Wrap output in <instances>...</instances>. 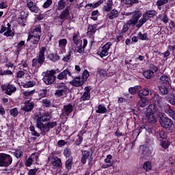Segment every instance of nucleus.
Wrapping results in <instances>:
<instances>
[{"label": "nucleus", "instance_id": "nucleus-10", "mask_svg": "<svg viewBox=\"0 0 175 175\" xmlns=\"http://www.w3.org/2000/svg\"><path fill=\"white\" fill-rule=\"evenodd\" d=\"M162 114V118H161V125L163 126V128H172L173 126V121L171 119H169L167 117H165V115L163 113Z\"/></svg>", "mask_w": 175, "mask_h": 175}, {"label": "nucleus", "instance_id": "nucleus-63", "mask_svg": "<svg viewBox=\"0 0 175 175\" xmlns=\"http://www.w3.org/2000/svg\"><path fill=\"white\" fill-rule=\"evenodd\" d=\"M167 114L168 116H170V117H171V118H174V115H175V112L174 110L172 109H169L167 110Z\"/></svg>", "mask_w": 175, "mask_h": 175}, {"label": "nucleus", "instance_id": "nucleus-24", "mask_svg": "<svg viewBox=\"0 0 175 175\" xmlns=\"http://www.w3.org/2000/svg\"><path fill=\"white\" fill-rule=\"evenodd\" d=\"M108 110L107 109L106 107L103 104H100L98 106V109L96 110V113L98 114H105L107 113Z\"/></svg>", "mask_w": 175, "mask_h": 175}, {"label": "nucleus", "instance_id": "nucleus-31", "mask_svg": "<svg viewBox=\"0 0 175 175\" xmlns=\"http://www.w3.org/2000/svg\"><path fill=\"white\" fill-rule=\"evenodd\" d=\"M131 19L128 21V23L123 26V28L122 29V33H125L129 28H131V25H137V23H130Z\"/></svg>", "mask_w": 175, "mask_h": 175}, {"label": "nucleus", "instance_id": "nucleus-29", "mask_svg": "<svg viewBox=\"0 0 175 175\" xmlns=\"http://www.w3.org/2000/svg\"><path fill=\"white\" fill-rule=\"evenodd\" d=\"M118 17V11L117 10H112L110 13L108 14V18L109 20H114Z\"/></svg>", "mask_w": 175, "mask_h": 175}, {"label": "nucleus", "instance_id": "nucleus-2", "mask_svg": "<svg viewBox=\"0 0 175 175\" xmlns=\"http://www.w3.org/2000/svg\"><path fill=\"white\" fill-rule=\"evenodd\" d=\"M154 16H157V11L154 10L146 11L143 14L142 17L140 12H135L133 13V18L131 19L130 23L131 24H137L136 27L140 28L143 27L144 24H146V23L148 21L149 18L154 17ZM140 17L142 18H140ZM139 18L140 19L139 20Z\"/></svg>", "mask_w": 175, "mask_h": 175}, {"label": "nucleus", "instance_id": "nucleus-41", "mask_svg": "<svg viewBox=\"0 0 175 175\" xmlns=\"http://www.w3.org/2000/svg\"><path fill=\"white\" fill-rule=\"evenodd\" d=\"M137 36L140 40H148V34L147 33H142V32H139Z\"/></svg>", "mask_w": 175, "mask_h": 175}, {"label": "nucleus", "instance_id": "nucleus-12", "mask_svg": "<svg viewBox=\"0 0 175 175\" xmlns=\"http://www.w3.org/2000/svg\"><path fill=\"white\" fill-rule=\"evenodd\" d=\"M73 109H75V107L72 104H68L64 105L62 110L63 116L64 117H69L70 113L73 111Z\"/></svg>", "mask_w": 175, "mask_h": 175}, {"label": "nucleus", "instance_id": "nucleus-23", "mask_svg": "<svg viewBox=\"0 0 175 175\" xmlns=\"http://www.w3.org/2000/svg\"><path fill=\"white\" fill-rule=\"evenodd\" d=\"M59 49L62 50V51H65L66 49V44H68V40L66 38H63L61 40H59Z\"/></svg>", "mask_w": 175, "mask_h": 175}, {"label": "nucleus", "instance_id": "nucleus-64", "mask_svg": "<svg viewBox=\"0 0 175 175\" xmlns=\"http://www.w3.org/2000/svg\"><path fill=\"white\" fill-rule=\"evenodd\" d=\"M38 172V169H31L29 171L28 174L29 175H36V173Z\"/></svg>", "mask_w": 175, "mask_h": 175}, {"label": "nucleus", "instance_id": "nucleus-26", "mask_svg": "<svg viewBox=\"0 0 175 175\" xmlns=\"http://www.w3.org/2000/svg\"><path fill=\"white\" fill-rule=\"evenodd\" d=\"M96 27H98L96 24L89 25L88 27V33H90V35L95 34V32H96Z\"/></svg>", "mask_w": 175, "mask_h": 175}, {"label": "nucleus", "instance_id": "nucleus-49", "mask_svg": "<svg viewBox=\"0 0 175 175\" xmlns=\"http://www.w3.org/2000/svg\"><path fill=\"white\" fill-rule=\"evenodd\" d=\"M25 44V41H21L19 43L16 45V50L17 51H21L23 50V46Z\"/></svg>", "mask_w": 175, "mask_h": 175}, {"label": "nucleus", "instance_id": "nucleus-11", "mask_svg": "<svg viewBox=\"0 0 175 175\" xmlns=\"http://www.w3.org/2000/svg\"><path fill=\"white\" fill-rule=\"evenodd\" d=\"M31 42L32 44H38L40 42V34H36V33H33V34H29L27 42Z\"/></svg>", "mask_w": 175, "mask_h": 175}, {"label": "nucleus", "instance_id": "nucleus-55", "mask_svg": "<svg viewBox=\"0 0 175 175\" xmlns=\"http://www.w3.org/2000/svg\"><path fill=\"white\" fill-rule=\"evenodd\" d=\"M169 2V0H158L156 3L157 6H163V5H166Z\"/></svg>", "mask_w": 175, "mask_h": 175}, {"label": "nucleus", "instance_id": "nucleus-17", "mask_svg": "<svg viewBox=\"0 0 175 175\" xmlns=\"http://www.w3.org/2000/svg\"><path fill=\"white\" fill-rule=\"evenodd\" d=\"M96 76L100 81H103L107 77V72L105 70H98Z\"/></svg>", "mask_w": 175, "mask_h": 175}, {"label": "nucleus", "instance_id": "nucleus-22", "mask_svg": "<svg viewBox=\"0 0 175 175\" xmlns=\"http://www.w3.org/2000/svg\"><path fill=\"white\" fill-rule=\"evenodd\" d=\"M160 83L162 84V85L169 87L170 84V79H169L166 75H163L160 77Z\"/></svg>", "mask_w": 175, "mask_h": 175}, {"label": "nucleus", "instance_id": "nucleus-34", "mask_svg": "<svg viewBox=\"0 0 175 175\" xmlns=\"http://www.w3.org/2000/svg\"><path fill=\"white\" fill-rule=\"evenodd\" d=\"M73 157H70L66 161L65 167L67 170H70L72 169V165H73Z\"/></svg>", "mask_w": 175, "mask_h": 175}, {"label": "nucleus", "instance_id": "nucleus-42", "mask_svg": "<svg viewBox=\"0 0 175 175\" xmlns=\"http://www.w3.org/2000/svg\"><path fill=\"white\" fill-rule=\"evenodd\" d=\"M139 96L141 99V103H139L141 107H146L147 105V99L146 98L143 97L142 94H139Z\"/></svg>", "mask_w": 175, "mask_h": 175}, {"label": "nucleus", "instance_id": "nucleus-44", "mask_svg": "<svg viewBox=\"0 0 175 175\" xmlns=\"http://www.w3.org/2000/svg\"><path fill=\"white\" fill-rule=\"evenodd\" d=\"M112 7L113 4L111 3V2H108L105 5H104L103 10H105V12H110Z\"/></svg>", "mask_w": 175, "mask_h": 175}, {"label": "nucleus", "instance_id": "nucleus-28", "mask_svg": "<svg viewBox=\"0 0 175 175\" xmlns=\"http://www.w3.org/2000/svg\"><path fill=\"white\" fill-rule=\"evenodd\" d=\"M68 17H69V9L66 8L60 14L59 18H61V20H63V21H64L66 20V18H68Z\"/></svg>", "mask_w": 175, "mask_h": 175}, {"label": "nucleus", "instance_id": "nucleus-14", "mask_svg": "<svg viewBox=\"0 0 175 175\" xmlns=\"http://www.w3.org/2000/svg\"><path fill=\"white\" fill-rule=\"evenodd\" d=\"M73 87H81L84 84V81L81 77H77L72 81L70 82Z\"/></svg>", "mask_w": 175, "mask_h": 175}, {"label": "nucleus", "instance_id": "nucleus-56", "mask_svg": "<svg viewBox=\"0 0 175 175\" xmlns=\"http://www.w3.org/2000/svg\"><path fill=\"white\" fill-rule=\"evenodd\" d=\"M77 136L78 139H76L75 144H77V146H80V144H81V142H83V135H81V134H79Z\"/></svg>", "mask_w": 175, "mask_h": 175}, {"label": "nucleus", "instance_id": "nucleus-32", "mask_svg": "<svg viewBox=\"0 0 175 175\" xmlns=\"http://www.w3.org/2000/svg\"><path fill=\"white\" fill-rule=\"evenodd\" d=\"M33 94H35V90L25 91L23 92V98L25 99H31Z\"/></svg>", "mask_w": 175, "mask_h": 175}, {"label": "nucleus", "instance_id": "nucleus-43", "mask_svg": "<svg viewBox=\"0 0 175 175\" xmlns=\"http://www.w3.org/2000/svg\"><path fill=\"white\" fill-rule=\"evenodd\" d=\"M160 92H161V94L163 95H166L168 94L169 90H167V86L165 85H162L160 88H159Z\"/></svg>", "mask_w": 175, "mask_h": 175}, {"label": "nucleus", "instance_id": "nucleus-1", "mask_svg": "<svg viewBox=\"0 0 175 175\" xmlns=\"http://www.w3.org/2000/svg\"><path fill=\"white\" fill-rule=\"evenodd\" d=\"M51 118L50 113L45 112L42 116L38 117L36 119V126L40 129L42 135H46L47 132H50V129H53L54 126H57V122H49ZM43 122H46L43 124Z\"/></svg>", "mask_w": 175, "mask_h": 175}, {"label": "nucleus", "instance_id": "nucleus-46", "mask_svg": "<svg viewBox=\"0 0 175 175\" xmlns=\"http://www.w3.org/2000/svg\"><path fill=\"white\" fill-rule=\"evenodd\" d=\"M143 167L144 170H146V172H148V170H151L152 169L151 163L150 161H146L144 163Z\"/></svg>", "mask_w": 175, "mask_h": 175}, {"label": "nucleus", "instance_id": "nucleus-54", "mask_svg": "<svg viewBox=\"0 0 175 175\" xmlns=\"http://www.w3.org/2000/svg\"><path fill=\"white\" fill-rule=\"evenodd\" d=\"M18 23L21 27H25V19L23 16H19L18 18Z\"/></svg>", "mask_w": 175, "mask_h": 175}, {"label": "nucleus", "instance_id": "nucleus-5", "mask_svg": "<svg viewBox=\"0 0 175 175\" xmlns=\"http://www.w3.org/2000/svg\"><path fill=\"white\" fill-rule=\"evenodd\" d=\"M57 71L55 70H51L46 71L45 75L44 76L42 80L45 84L47 85L53 84L55 80V75H56Z\"/></svg>", "mask_w": 175, "mask_h": 175}, {"label": "nucleus", "instance_id": "nucleus-40", "mask_svg": "<svg viewBox=\"0 0 175 175\" xmlns=\"http://www.w3.org/2000/svg\"><path fill=\"white\" fill-rule=\"evenodd\" d=\"M33 33H36V35L42 36V27L40 25H38L34 27Z\"/></svg>", "mask_w": 175, "mask_h": 175}, {"label": "nucleus", "instance_id": "nucleus-62", "mask_svg": "<svg viewBox=\"0 0 175 175\" xmlns=\"http://www.w3.org/2000/svg\"><path fill=\"white\" fill-rule=\"evenodd\" d=\"M5 75H13V72H12V70H7L5 71H0V76H3Z\"/></svg>", "mask_w": 175, "mask_h": 175}, {"label": "nucleus", "instance_id": "nucleus-50", "mask_svg": "<svg viewBox=\"0 0 175 175\" xmlns=\"http://www.w3.org/2000/svg\"><path fill=\"white\" fill-rule=\"evenodd\" d=\"M53 5V0H46L42 5L44 9H47V8H50Z\"/></svg>", "mask_w": 175, "mask_h": 175}, {"label": "nucleus", "instance_id": "nucleus-7", "mask_svg": "<svg viewBox=\"0 0 175 175\" xmlns=\"http://www.w3.org/2000/svg\"><path fill=\"white\" fill-rule=\"evenodd\" d=\"M110 47H111V42H107L103 46L101 51L97 52L98 55H100V58L107 57V55H109V51H110Z\"/></svg>", "mask_w": 175, "mask_h": 175}, {"label": "nucleus", "instance_id": "nucleus-53", "mask_svg": "<svg viewBox=\"0 0 175 175\" xmlns=\"http://www.w3.org/2000/svg\"><path fill=\"white\" fill-rule=\"evenodd\" d=\"M3 35L4 36H10L11 38H13V36H14V32H13L12 30L7 29V31L4 32Z\"/></svg>", "mask_w": 175, "mask_h": 175}, {"label": "nucleus", "instance_id": "nucleus-19", "mask_svg": "<svg viewBox=\"0 0 175 175\" xmlns=\"http://www.w3.org/2000/svg\"><path fill=\"white\" fill-rule=\"evenodd\" d=\"M88 44V41L87 40V39H83V45L81 44L77 45V53H79V54H83L84 53V49L87 47Z\"/></svg>", "mask_w": 175, "mask_h": 175}, {"label": "nucleus", "instance_id": "nucleus-8", "mask_svg": "<svg viewBox=\"0 0 175 175\" xmlns=\"http://www.w3.org/2000/svg\"><path fill=\"white\" fill-rule=\"evenodd\" d=\"M1 90L5 91L7 95H12V94L17 91V88L14 85L9 83L8 85H2Z\"/></svg>", "mask_w": 175, "mask_h": 175}, {"label": "nucleus", "instance_id": "nucleus-16", "mask_svg": "<svg viewBox=\"0 0 175 175\" xmlns=\"http://www.w3.org/2000/svg\"><path fill=\"white\" fill-rule=\"evenodd\" d=\"M129 92L131 95H135V94H137L138 96L139 95H142L140 92H142V86L137 85L133 88H130L129 89Z\"/></svg>", "mask_w": 175, "mask_h": 175}, {"label": "nucleus", "instance_id": "nucleus-13", "mask_svg": "<svg viewBox=\"0 0 175 175\" xmlns=\"http://www.w3.org/2000/svg\"><path fill=\"white\" fill-rule=\"evenodd\" d=\"M68 76L71 77L72 72L69 69H65L57 75V78L58 80H67Z\"/></svg>", "mask_w": 175, "mask_h": 175}, {"label": "nucleus", "instance_id": "nucleus-3", "mask_svg": "<svg viewBox=\"0 0 175 175\" xmlns=\"http://www.w3.org/2000/svg\"><path fill=\"white\" fill-rule=\"evenodd\" d=\"M44 53H46V47L41 46L40 48V51L38 54L36 56V58L32 59V66L33 68H37L39 69L43 64H44V61H46V57L44 56Z\"/></svg>", "mask_w": 175, "mask_h": 175}, {"label": "nucleus", "instance_id": "nucleus-61", "mask_svg": "<svg viewBox=\"0 0 175 175\" xmlns=\"http://www.w3.org/2000/svg\"><path fill=\"white\" fill-rule=\"evenodd\" d=\"M168 101L170 103V105L175 106V96L172 95L170 96L168 98Z\"/></svg>", "mask_w": 175, "mask_h": 175}, {"label": "nucleus", "instance_id": "nucleus-4", "mask_svg": "<svg viewBox=\"0 0 175 175\" xmlns=\"http://www.w3.org/2000/svg\"><path fill=\"white\" fill-rule=\"evenodd\" d=\"M13 162V158L10 154L0 153V167H8Z\"/></svg>", "mask_w": 175, "mask_h": 175}, {"label": "nucleus", "instance_id": "nucleus-37", "mask_svg": "<svg viewBox=\"0 0 175 175\" xmlns=\"http://www.w3.org/2000/svg\"><path fill=\"white\" fill-rule=\"evenodd\" d=\"M66 6V1L65 0H60L57 3V10H63Z\"/></svg>", "mask_w": 175, "mask_h": 175}, {"label": "nucleus", "instance_id": "nucleus-59", "mask_svg": "<svg viewBox=\"0 0 175 175\" xmlns=\"http://www.w3.org/2000/svg\"><path fill=\"white\" fill-rule=\"evenodd\" d=\"M39 96L40 98H46L47 96V90H42L40 91Z\"/></svg>", "mask_w": 175, "mask_h": 175}, {"label": "nucleus", "instance_id": "nucleus-57", "mask_svg": "<svg viewBox=\"0 0 175 175\" xmlns=\"http://www.w3.org/2000/svg\"><path fill=\"white\" fill-rule=\"evenodd\" d=\"M162 21L165 24H167V23H169V18H167V14H166V12H164L162 14Z\"/></svg>", "mask_w": 175, "mask_h": 175}, {"label": "nucleus", "instance_id": "nucleus-36", "mask_svg": "<svg viewBox=\"0 0 175 175\" xmlns=\"http://www.w3.org/2000/svg\"><path fill=\"white\" fill-rule=\"evenodd\" d=\"M146 117L148 116H152L154 115V105L150 104L149 105L148 107L147 108L146 111Z\"/></svg>", "mask_w": 175, "mask_h": 175}, {"label": "nucleus", "instance_id": "nucleus-20", "mask_svg": "<svg viewBox=\"0 0 175 175\" xmlns=\"http://www.w3.org/2000/svg\"><path fill=\"white\" fill-rule=\"evenodd\" d=\"M27 6L33 13H39V8H38L33 2L30 1L27 3Z\"/></svg>", "mask_w": 175, "mask_h": 175}, {"label": "nucleus", "instance_id": "nucleus-30", "mask_svg": "<svg viewBox=\"0 0 175 175\" xmlns=\"http://www.w3.org/2000/svg\"><path fill=\"white\" fill-rule=\"evenodd\" d=\"M51 164L54 169H55V167H61V166H62V161H61V160L58 158H55L53 159Z\"/></svg>", "mask_w": 175, "mask_h": 175}, {"label": "nucleus", "instance_id": "nucleus-18", "mask_svg": "<svg viewBox=\"0 0 175 175\" xmlns=\"http://www.w3.org/2000/svg\"><path fill=\"white\" fill-rule=\"evenodd\" d=\"M91 157V152L88 150H85L82 152V158L81 159V163L85 165L87 163V159Z\"/></svg>", "mask_w": 175, "mask_h": 175}, {"label": "nucleus", "instance_id": "nucleus-21", "mask_svg": "<svg viewBox=\"0 0 175 175\" xmlns=\"http://www.w3.org/2000/svg\"><path fill=\"white\" fill-rule=\"evenodd\" d=\"M72 42L76 46H79V44H82L83 40H81V38H80L79 33H75L73 34Z\"/></svg>", "mask_w": 175, "mask_h": 175}, {"label": "nucleus", "instance_id": "nucleus-58", "mask_svg": "<svg viewBox=\"0 0 175 175\" xmlns=\"http://www.w3.org/2000/svg\"><path fill=\"white\" fill-rule=\"evenodd\" d=\"M90 77V72L87 70H85L83 72L82 79L83 80H87Z\"/></svg>", "mask_w": 175, "mask_h": 175}, {"label": "nucleus", "instance_id": "nucleus-6", "mask_svg": "<svg viewBox=\"0 0 175 175\" xmlns=\"http://www.w3.org/2000/svg\"><path fill=\"white\" fill-rule=\"evenodd\" d=\"M68 93V86H66L64 83H60L57 86V90L55 92V96L57 98H61V96H64L66 95Z\"/></svg>", "mask_w": 175, "mask_h": 175}, {"label": "nucleus", "instance_id": "nucleus-33", "mask_svg": "<svg viewBox=\"0 0 175 175\" xmlns=\"http://www.w3.org/2000/svg\"><path fill=\"white\" fill-rule=\"evenodd\" d=\"M143 75L146 77V79H152L154 77V71L147 70L143 72Z\"/></svg>", "mask_w": 175, "mask_h": 175}, {"label": "nucleus", "instance_id": "nucleus-38", "mask_svg": "<svg viewBox=\"0 0 175 175\" xmlns=\"http://www.w3.org/2000/svg\"><path fill=\"white\" fill-rule=\"evenodd\" d=\"M36 83L33 81H28L23 83V86L24 88H31L34 87Z\"/></svg>", "mask_w": 175, "mask_h": 175}, {"label": "nucleus", "instance_id": "nucleus-39", "mask_svg": "<svg viewBox=\"0 0 175 175\" xmlns=\"http://www.w3.org/2000/svg\"><path fill=\"white\" fill-rule=\"evenodd\" d=\"M146 120L147 122H149L150 124H155L157 122V120H155L154 115L146 116Z\"/></svg>", "mask_w": 175, "mask_h": 175}, {"label": "nucleus", "instance_id": "nucleus-51", "mask_svg": "<svg viewBox=\"0 0 175 175\" xmlns=\"http://www.w3.org/2000/svg\"><path fill=\"white\" fill-rule=\"evenodd\" d=\"M71 57H72V51H68L67 55H66L65 57H63L62 60L64 62H68V61H69V59H70Z\"/></svg>", "mask_w": 175, "mask_h": 175}, {"label": "nucleus", "instance_id": "nucleus-27", "mask_svg": "<svg viewBox=\"0 0 175 175\" xmlns=\"http://www.w3.org/2000/svg\"><path fill=\"white\" fill-rule=\"evenodd\" d=\"M86 92L83 93V94L81 97V100H88L90 98H91V95L90 94V89L88 88H85Z\"/></svg>", "mask_w": 175, "mask_h": 175}, {"label": "nucleus", "instance_id": "nucleus-25", "mask_svg": "<svg viewBox=\"0 0 175 175\" xmlns=\"http://www.w3.org/2000/svg\"><path fill=\"white\" fill-rule=\"evenodd\" d=\"M111 158H113V156H111V154H108L107 156V158L105 159V162L109 164L103 165V167H104V169H107V167H110V166H113V163H111Z\"/></svg>", "mask_w": 175, "mask_h": 175}, {"label": "nucleus", "instance_id": "nucleus-35", "mask_svg": "<svg viewBox=\"0 0 175 175\" xmlns=\"http://www.w3.org/2000/svg\"><path fill=\"white\" fill-rule=\"evenodd\" d=\"M49 59L52 61V62H57V61H59V56L57 54L51 53L48 55Z\"/></svg>", "mask_w": 175, "mask_h": 175}, {"label": "nucleus", "instance_id": "nucleus-15", "mask_svg": "<svg viewBox=\"0 0 175 175\" xmlns=\"http://www.w3.org/2000/svg\"><path fill=\"white\" fill-rule=\"evenodd\" d=\"M33 107H35V104L32 102H29V100H27L25 102V106L22 107V109L24 110V111H32Z\"/></svg>", "mask_w": 175, "mask_h": 175}, {"label": "nucleus", "instance_id": "nucleus-47", "mask_svg": "<svg viewBox=\"0 0 175 175\" xmlns=\"http://www.w3.org/2000/svg\"><path fill=\"white\" fill-rule=\"evenodd\" d=\"M42 105L44 107H51V100L49 99L42 100Z\"/></svg>", "mask_w": 175, "mask_h": 175}, {"label": "nucleus", "instance_id": "nucleus-9", "mask_svg": "<svg viewBox=\"0 0 175 175\" xmlns=\"http://www.w3.org/2000/svg\"><path fill=\"white\" fill-rule=\"evenodd\" d=\"M154 103L155 106L159 107L161 111H163L165 109V102L159 95H155L154 96Z\"/></svg>", "mask_w": 175, "mask_h": 175}, {"label": "nucleus", "instance_id": "nucleus-45", "mask_svg": "<svg viewBox=\"0 0 175 175\" xmlns=\"http://www.w3.org/2000/svg\"><path fill=\"white\" fill-rule=\"evenodd\" d=\"M13 155H14V157L18 159L21 157H23V151H21V150L16 149L13 152Z\"/></svg>", "mask_w": 175, "mask_h": 175}, {"label": "nucleus", "instance_id": "nucleus-52", "mask_svg": "<svg viewBox=\"0 0 175 175\" xmlns=\"http://www.w3.org/2000/svg\"><path fill=\"white\" fill-rule=\"evenodd\" d=\"M33 157V154H32L31 157H29L26 163H25V165L27 167H29L32 165L33 162V159L32 158Z\"/></svg>", "mask_w": 175, "mask_h": 175}, {"label": "nucleus", "instance_id": "nucleus-48", "mask_svg": "<svg viewBox=\"0 0 175 175\" xmlns=\"http://www.w3.org/2000/svg\"><path fill=\"white\" fill-rule=\"evenodd\" d=\"M10 113L12 117H17L18 116V109L17 108L12 109L10 111Z\"/></svg>", "mask_w": 175, "mask_h": 175}, {"label": "nucleus", "instance_id": "nucleus-60", "mask_svg": "<svg viewBox=\"0 0 175 175\" xmlns=\"http://www.w3.org/2000/svg\"><path fill=\"white\" fill-rule=\"evenodd\" d=\"M161 146L162 148H164V150H166V148H169V142L167 141H163L161 143Z\"/></svg>", "mask_w": 175, "mask_h": 175}]
</instances>
